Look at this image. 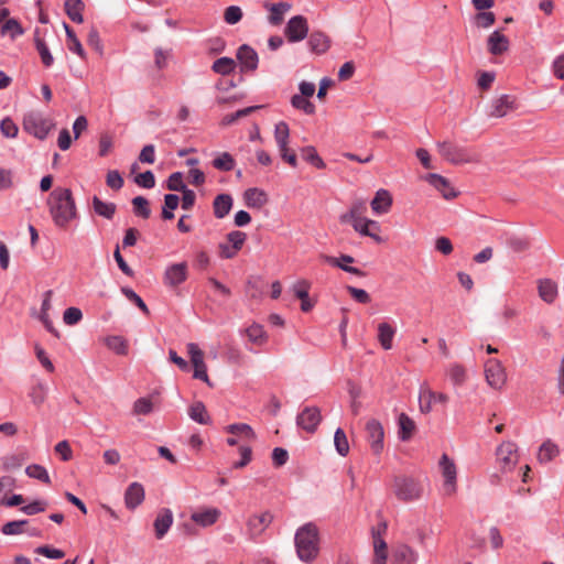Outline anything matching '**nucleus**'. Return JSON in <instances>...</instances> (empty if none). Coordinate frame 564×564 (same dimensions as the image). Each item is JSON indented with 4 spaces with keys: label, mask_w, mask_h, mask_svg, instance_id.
I'll return each mask as SVG.
<instances>
[{
    "label": "nucleus",
    "mask_w": 564,
    "mask_h": 564,
    "mask_svg": "<svg viewBox=\"0 0 564 564\" xmlns=\"http://www.w3.org/2000/svg\"><path fill=\"white\" fill-rule=\"evenodd\" d=\"M144 500V488L140 482H132L124 492V503L128 509H135Z\"/></svg>",
    "instance_id": "nucleus-23"
},
{
    "label": "nucleus",
    "mask_w": 564,
    "mask_h": 564,
    "mask_svg": "<svg viewBox=\"0 0 564 564\" xmlns=\"http://www.w3.org/2000/svg\"><path fill=\"white\" fill-rule=\"evenodd\" d=\"M64 29H65V33L67 36L68 50L74 52L75 54H77L80 58H85L86 53L83 48L82 43L79 42L78 37L76 36L75 32L73 31V29L66 23H64Z\"/></svg>",
    "instance_id": "nucleus-43"
},
{
    "label": "nucleus",
    "mask_w": 564,
    "mask_h": 564,
    "mask_svg": "<svg viewBox=\"0 0 564 564\" xmlns=\"http://www.w3.org/2000/svg\"><path fill=\"white\" fill-rule=\"evenodd\" d=\"M334 445L340 456H347L349 453V443L346 433L343 429L338 427L334 434Z\"/></svg>",
    "instance_id": "nucleus-49"
},
{
    "label": "nucleus",
    "mask_w": 564,
    "mask_h": 564,
    "mask_svg": "<svg viewBox=\"0 0 564 564\" xmlns=\"http://www.w3.org/2000/svg\"><path fill=\"white\" fill-rule=\"evenodd\" d=\"M395 329L388 323L382 322L378 325V340L384 350L392 348V340Z\"/></svg>",
    "instance_id": "nucleus-36"
},
{
    "label": "nucleus",
    "mask_w": 564,
    "mask_h": 564,
    "mask_svg": "<svg viewBox=\"0 0 564 564\" xmlns=\"http://www.w3.org/2000/svg\"><path fill=\"white\" fill-rule=\"evenodd\" d=\"M446 375L454 386H463L467 380L466 368L458 362L451 364L446 369Z\"/></svg>",
    "instance_id": "nucleus-38"
},
{
    "label": "nucleus",
    "mask_w": 564,
    "mask_h": 564,
    "mask_svg": "<svg viewBox=\"0 0 564 564\" xmlns=\"http://www.w3.org/2000/svg\"><path fill=\"white\" fill-rule=\"evenodd\" d=\"M486 382L495 390H501L507 382V372L500 360L490 358L485 362Z\"/></svg>",
    "instance_id": "nucleus-8"
},
{
    "label": "nucleus",
    "mask_w": 564,
    "mask_h": 564,
    "mask_svg": "<svg viewBox=\"0 0 564 564\" xmlns=\"http://www.w3.org/2000/svg\"><path fill=\"white\" fill-rule=\"evenodd\" d=\"M187 351L191 357V362L194 366L193 377L195 379H199L206 383H209L207 368L204 362V352L199 349L198 345L195 343L187 344Z\"/></svg>",
    "instance_id": "nucleus-13"
},
{
    "label": "nucleus",
    "mask_w": 564,
    "mask_h": 564,
    "mask_svg": "<svg viewBox=\"0 0 564 564\" xmlns=\"http://www.w3.org/2000/svg\"><path fill=\"white\" fill-rule=\"evenodd\" d=\"M420 411L427 414L432 411L434 402L446 404L448 402V395L443 392H434L430 388L422 387L419 394Z\"/></svg>",
    "instance_id": "nucleus-14"
},
{
    "label": "nucleus",
    "mask_w": 564,
    "mask_h": 564,
    "mask_svg": "<svg viewBox=\"0 0 564 564\" xmlns=\"http://www.w3.org/2000/svg\"><path fill=\"white\" fill-rule=\"evenodd\" d=\"M323 259L330 265L335 268H339L345 272L358 275V276H365V272L356 267H350L348 263H352L355 259L349 254H341L340 257H332V256H324Z\"/></svg>",
    "instance_id": "nucleus-21"
},
{
    "label": "nucleus",
    "mask_w": 564,
    "mask_h": 564,
    "mask_svg": "<svg viewBox=\"0 0 564 564\" xmlns=\"http://www.w3.org/2000/svg\"><path fill=\"white\" fill-rule=\"evenodd\" d=\"M349 225H351L355 231L359 235L370 237L377 243L383 242L382 237L378 234L380 231V225L376 220L366 217L360 220L349 223Z\"/></svg>",
    "instance_id": "nucleus-16"
},
{
    "label": "nucleus",
    "mask_w": 564,
    "mask_h": 564,
    "mask_svg": "<svg viewBox=\"0 0 564 564\" xmlns=\"http://www.w3.org/2000/svg\"><path fill=\"white\" fill-rule=\"evenodd\" d=\"M173 523V514L170 509H162L155 520H154V529L155 535L158 539H162L165 533L170 530Z\"/></svg>",
    "instance_id": "nucleus-29"
},
{
    "label": "nucleus",
    "mask_w": 564,
    "mask_h": 564,
    "mask_svg": "<svg viewBox=\"0 0 564 564\" xmlns=\"http://www.w3.org/2000/svg\"><path fill=\"white\" fill-rule=\"evenodd\" d=\"M273 516L271 512H262L249 518L247 527L252 539L262 534V532L271 524Z\"/></svg>",
    "instance_id": "nucleus-19"
},
{
    "label": "nucleus",
    "mask_w": 564,
    "mask_h": 564,
    "mask_svg": "<svg viewBox=\"0 0 564 564\" xmlns=\"http://www.w3.org/2000/svg\"><path fill=\"white\" fill-rule=\"evenodd\" d=\"M367 440L375 455H379L383 451L384 431L382 424L371 419L366 423Z\"/></svg>",
    "instance_id": "nucleus-10"
},
{
    "label": "nucleus",
    "mask_w": 564,
    "mask_h": 564,
    "mask_svg": "<svg viewBox=\"0 0 564 564\" xmlns=\"http://www.w3.org/2000/svg\"><path fill=\"white\" fill-rule=\"evenodd\" d=\"M373 213L381 215L387 214L392 206V196L387 189L377 191L373 199L370 203Z\"/></svg>",
    "instance_id": "nucleus-26"
},
{
    "label": "nucleus",
    "mask_w": 564,
    "mask_h": 564,
    "mask_svg": "<svg viewBox=\"0 0 564 564\" xmlns=\"http://www.w3.org/2000/svg\"><path fill=\"white\" fill-rule=\"evenodd\" d=\"M291 105L293 108L301 110L306 115H314L316 110L314 104L311 102L307 97L301 96L299 94L292 96Z\"/></svg>",
    "instance_id": "nucleus-47"
},
{
    "label": "nucleus",
    "mask_w": 564,
    "mask_h": 564,
    "mask_svg": "<svg viewBox=\"0 0 564 564\" xmlns=\"http://www.w3.org/2000/svg\"><path fill=\"white\" fill-rule=\"evenodd\" d=\"M519 463V451L514 442H502L496 449V465L502 474L510 473Z\"/></svg>",
    "instance_id": "nucleus-5"
},
{
    "label": "nucleus",
    "mask_w": 564,
    "mask_h": 564,
    "mask_svg": "<svg viewBox=\"0 0 564 564\" xmlns=\"http://www.w3.org/2000/svg\"><path fill=\"white\" fill-rule=\"evenodd\" d=\"M242 10L238 6H230L225 9L224 20L227 24H237L242 19Z\"/></svg>",
    "instance_id": "nucleus-58"
},
{
    "label": "nucleus",
    "mask_w": 564,
    "mask_h": 564,
    "mask_svg": "<svg viewBox=\"0 0 564 564\" xmlns=\"http://www.w3.org/2000/svg\"><path fill=\"white\" fill-rule=\"evenodd\" d=\"M24 33L23 28L15 19H8L1 28V34H10L11 39L14 40Z\"/></svg>",
    "instance_id": "nucleus-53"
},
{
    "label": "nucleus",
    "mask_w": 564,
    "mask_h": 564,
    "mask_svg": "<svg viewBox=\"0 0 564 564\" xmlns=\"http://www.w3.org/2000/svg\"><path fill=\"white\" fill-rule=\"evenodd\" d=\"M0 130L6 138H15L19 132L18 126L10 118L1 120Z\"/></svg>",
    "instance_id": "nucleus-64"
},
{
    "label": "nucleus",
    "mask_w": 564,
    "mask_h": 564,
    "mask_svg": "<svg viewBox=\"0 0 564 564\" xmlns=\"http://www.w3.org/2000/svg\"><path fill=\"white\" fill-rule=\"evenodd\" d=\"M106 346L118 355L128 354V343L121 336H109L105 340Z\"/></svg>",
    "instance_id": "nucleus-50"
},
{
    "label": "nucleus",
    "mask_w": 564,
    "mask_h": 564,
    "mask_svg": "<svg viewBox=\"0 0 564 564\" xmlns=\"http://www.w3.org/2000/svg\"><path fill=\"white\" fill-rule=\"evenodd\" d=\"M248 338L256 344H262L265 338V333L262 326L254 324L247 328L246 330Z\"/></svg>",
    "instance_id": "nucleus-62"
},
{
    "label": "nucleus",
    "mask_w": 564,
    "mask_h": 564,
    "mask_svg": "<svg viewBox=\"0 0 564 564\" xmlns=\"http://www.w3.org/2000/svg\"><path fill=\"white\" fill-rule=\"evenodd\" d=\"M536 290L539 297L546 304H553L558 295V285L549 278L539 279L536 281Z\"/></svg>",
    "instance_id": "nucleus-17"
},
{
    "label": "nucleus",
    "mask_w": 564,
    "mask_h": 564,
    "mask_svg": "<svg viewBox=\"0 0 564 564\" xmlns=\"http://www.w3.org/2000/svg\"><path fill=\"white\" fill-rule=\"evenodd\" d=\"M50 215L54 225L66 229L77 218L76 203L69 188L56 187L47 198Z\"/></svg>",
    "instance_id": "nucleus-1"
},
{
    "label": "nucleus",
    "mask_w": 564,
    "mask_h": 564,
    "mask_svg": "<svg viewBox=\"0 0 564 564\" xmlns=\"http://www.w3.org/2000/svg\"><path fill=\"white\" fill-rule=\"evenodd\" d=\"M25 474L30 478L37 479L44 484H51L50 475H48L47 470L45 469V467H43L42 465H39V464L29 465L25 468Z\"/></svg>",
    "instance_id": "nucleus-51"
},
{
    "label": "nucleus",
    "mask_w": 564,
    "mask_h": 564,
    "mask_svg": "<svg viewBox=\"0 0 564 564\" xmlns=\"http://www.w3.org/2000/svg\"><path fill=\"white\" fill-rule=\"evenodd\" d=\"M295 547L301 561L310 563L318 554V530L315 524L306 523L295 533Z\"/></svg>",
    "instance_id": "nucleus-3"
},
{
    "label": "nucleus",
    "mask_w": 564,
    "mask_h": 564,
    "mask_svg": "<svg viewBox=\"0 0 564 564\" xmlns=\"http://www.w3.org/2000/svg\"><path fill=\"white\" fill-rule=\"evenodd\" d=\"M322 421L321 411L317 406H306L299 413L296 424L307 433H314Z\"/></svg>",
    "instance_id": "nucleus-12"
},
{
    "label": "nucleus",
    "mask_w": 564,
    "mask_h": 564,
    "mask_svg": "<svg viewBox=\"0 0 564 564\" xmlns=\"http://www.w3.org/2000/svg\"><path fill=\"white\" fill-rule=\"evenodd\" d=\"M375 560L373 564H386L388 557V546L386 541L381 538L380 531H372Z\"/></svg>",
    "instance_id": "nucleus-33"
},
{
    "label": "nucleus",
    "mask_w": 564,
    "mask_h": 564,
    "mask_svg": "<svg viewBox=\"0 0 564 564\" xmlns=\"http://www.w3.org/2000/svg\"><path fill=\"white\" fill-rule=\"evenodd\" d=\"M474 20H475V24L478 28L487 29L495 23L496 17H495L494 12L482 11V12L477 13L475 15Z\"/></svg>",
    "instance_id": "nucleus-60"
},
{
    "label": "nucleus",
    "mask_w": 564,
    "mask_h": 564,
    "mask_svg": "<svg viewBox=\"0 0 564 564\" xmlns=\"http://www.w3.org/2000/svg\"><path fill=\"white\" fill-rule=\"evenodd\" d=\"M47 388L44 383L39 382L31 388L29 397L34 405L40 406L46 400Z\"/></svg>",
    "instance_id": "nucleus-55"
},
{
    "label": "nucleus",
    "mask_w": 564,
    "mask_h": 564,
    "mask_svg": "<svg viewBox=\"0 0 564 564\" xmlns=\"http://www.w3.org/2000/svg\"><path fill=\"white\" fill-rule=\"evenodd\" d=\"M132 205H133L135 215L141 216L144 219L150 217L151 209L149 207V202L147 198H144L142 196H137L132 199Z\"/></svg>",
    "instance_id": "nucleus-56"
},
{
    "label": "nucleus",
    "mask_w": 564,
    "mask_h": 564,
    "mask_svg": "<svg viewBox=\"0 0 564 564\" xmlns=\"http://www.w3.org/2000/svg\"><path fill=\"white\" fill-rule=\"evenodd\" d=\"M440 468L444 477V491L447 496H452L456 492V465L453 459L443 454L440 459Z\"/></svg>",
    "instance_id": "nucleus-9"
},
{
    "label": "nucleus",
    "mask_w": 564,
    "mask_h": 564,
    "mask_svg": "<svg viewBox=\"0 0 564 564\" xmlns=\"http://www.w3.org/2000/svg\"><path fill=\"white\" fill-rule=\"evenodd\" d=\"M307 44L313 53L323 54L329 48L330 40L325 33L314 31L311 33Z\"/></svg>",
    "instance_id": "nucleus-31"
},
{
    "label": "nucleus",
    "mask_w": 564,
    "mask_h": 564,
    "mask_svg": "<svg viewBox=\"0 0 564 564\" xmlns=\"http://www.w3.org/2000/svg\"><path fill=\"white\" fill-rule=\"evenodd\" d=\"M226 431L232 435L241 436L248 441L256 440V433L249 424L246 423H235L230 424L226 427Z\"/></svg>",
    "instance_id": "nucleus-44"
},
{
    "label": "nucleus",
    "mask_w": 564,
    "mask_h": 564,
    "mask_svg": "<svg viewBox=\"0 0 564 564\" xmlns=\"http://www.w3.org/2000/svg\"><path fill=\"white\" fill-rule=\"evenodd\" d=\"M425 180L434 188H436L442 194V196L445 199H452V198H455L457 196V193L452 187V185L449 184L448 180L445 178L444 176H442L440 174H436V173H431V174L426 175Z\"/></svg>",
    "instance_id": "nucleus-20"
},
{
    "label": "nucleus",
    "mask_w": 564,
    "mask_h": 564,
    "mask_svg": "<svg viewBox=\"0 0 564 564\" xmlns=\"http://www.w3.org/2000/svg\"><path fill=\"white\" fill-rule=\"evenodd\" d=\"M436 148L438 154L453 165L478 164L481 161L480 154L474 149L459 145L449 140L437 142Z\"/></svg>",
    "instance_id": "nucleus-2"
},
{
    "label": "nucleus",
    "mask_w": 564,
    "mask_h": 564,
    "mask_svg": "<svg viewBox=\"0 0 564 564\" xmlns=\"http://www.w3.org/2000/svg\"><path fill=\"white\" fill-rule=\"evenodd\" d=\"M214 169L220 172H230L236 166V161L229 152H219L212 161Z\"/></svg>",
    "instance_id": "nucleus-37"
},
{
    "label": "nucleus",
    "mask_w": 564,
    "mask_h": 564,
    "mask_svg": "<svg viewBox=\"0 0 564 564\" xmlns=\"http://www.w3.org/2000/svg\"><path fill=\"white\" fill-rule=\"evenodd\" d=\"M518 100L514 96L503 94L494 98L487 107L489 118L500 119L518 109Z\"/></svg>",
    "instance_id": "nucleus-7"
},
{
    "label": "nucleus",
    "mask_w": 564,
    "mask_h": 564,
    "mask_svg": "<svg viewBox=\"0 0 564 564\" xmlns=\"http://www.w3.org/2000/svg\"><path fill=\"white\" fill-rule=\"evenodd\" d=\"M189 417L199 424H209L210 416L207 413L206 406L202 401L194 402L188 409Z\"/></svg>",
    "instance_id": "nucleus-40"
},
{
    "label": "nucleus",
    "mask_w": 564,
    "mask_h": 564,
    "mask_svg": "<svg viewBox=\"0 0 564 564\" xmlns=\"http://www.w3.org/2000/svg\"><path fill=\"white\" fill-rule=\"evenodd\" d=\"M290 129L286 122L280 121L275 124L274 139L279 150H285L289 145Z\"/></svg>",
    "instance_id": "nucleus-45"
},
{
    "label": "nucleus",
    "mask_w": 564,
    "mask_h": 564,
    "mask_svg": "<svg viewBox=\"0 0 564 564\" xmlns=\"http://www.w3.org/2000/svg\"><path fill=\"white\" fill-rule=\"evenodd\" d=\"M260 108H261V106H250V107H247V108H243V109H239V110H237L234 113H228V115H226L223 118L221 124H224V126L232 124L234 122H236L240 118H243V117L252 113L253 111H256V110H258Z\"/></svg>",
    "instance_id": "nucleus-52"
},
{
    "label": "nucleus",
    "mask_w": 564,
    "mask_h": 564,
    "mask_svg": "<svg viewBox=\"0 0 564 564\" xmlns=\"http://www.w3.org/2000/svg\"><path fill=\"white\" fill-rule=\"evenodd\" d=\"M55 128L53 119L41 112L31 111L23 117V129L40 140H44L50 131Z\"/></svg>",
    "instance_id": "nucleus-4"
},
{
    "label": "nucleus",
    "mask_w": 564,
    "mask_h": 564,
    "mask_svg": "<svg viewBox=\"0 0 564 564\" xmlns=\"http://www.w3.org/2000/svg\"><path fill=\"white\" fill-rule=\"evenodd\" d=\"M366 212H367L366 202L361 200V199L355 200L351 204L349 210L339 216V221L341 224H349V223L360 220L362 218H366L365 217Z\"/></svg>",
    "instance_id": "nucleus-28"
},
{
    "label": "nucleus",
    "mask_w": 564,
    "mask_h": 564,
    "mask_svg": "<svg viewBox=\"0 0 564 564\" xmlns=\"http://www.w3.org/2000/svg\"><path fill=\"white\" fill-rule=\"evenodd\" d=\"M187 279V263L171 264L164 272V283L170 288H176Z\"/></svg>",
    "instance_id": "nucleus-15"
},
{
    "label": "nucleus",
    "mask_w": 564,
    "mask_h": 564,
    "mask_svg": "<svg viewBox=\"0 0 564 564\" xmlns=\"http://www.w3.org/2000/svg\"><path fill=\"white\" fill-rule=\"evenodd\" d=\"M245 204L250 208H262L268 202V195L258 187L248 188L243 193Z\"/></svg>",
    "instance_id": "nucleus-27"
},
{
    "label": "nucleus",
    "mask_w": 564,
    "mask_h": 564,
    "mask_svg": "<svg viewBox=\"0 0 564 564\" xmlns=\"http://www.w3.org/2000/svg\"><path fill=\"white\" fill-rule=\"evenodd\" d=\"M560 455V447L551 440L542 443L538 453V460L540 463H549Z\"/></svg>",
    "instance_id": "nucleus-35"
},
{
    "label": "nucleus",
    "mask_w": 564,
    "mask_h": 564,
    "mask_svg": "<svg viewBox=\"0 0 564 564\" xmlns=\"http://www.w3.org/2000/svg\"><path fill=\"white\" fill-rule=\"evenodd\" d=\"M308 33L307 20L303 15H295L289 20L284 29V34L289 42H300Z\"/></svg>",
    "instance_id": "nucleus-11"
},
{
    "label": "nucleus",
    "mask_w": 564,
    "mask_h": 564,
    "mask_svg": "<svg viewBox=\"0 0 564 564\" xmlns=\"http://www.w3.org/2000/svg\"><path fill=\"white\" fill-rule=\"evenodd\" d=\"M301 154H302V158L306 162L313 164L315 167H317V169L325 167L324 161L321 159V156L318 155V153L314 147L303 148Z\"/></svg>",
    "instance_id": "nucleus-54"
},
{
    "label": "nucleus",
    "mask_w": 564,
    "mask_h": 564,
    "mask_svg": "<svg viewBox=\"0 0 564 564\" xmlns=\"http://www.w3.org/2000/svg\"><path fill=\"white\" fill-rule=\"evenodd\" d=\"M398 425H399V437L403 442L409 441L413 436V434L416 430L415 422L405 413H401L399 415Z\"/></svg>",
    "instance_id": "nucleus-34"
},
{
    "label": "nucleus",
    "mask_w": 564,
    "mask_h": 564,
    "mask_svg": "<svg viewBox=\"0 0 564 564\" xmlns=\"http://www.w3.org/2000/svg\"><path fill=\"white\" fill-rule=\"evenodd\" d=\"M311 289V282L307 280H299L293 285L294 295L301 300V310L308 312L313 307V303L310 300L308 291Z\"/></svg>",
    "instance_id": "nucleus-25"
},
{
    "label": "nucleus",
    "mask_w": 564,
    "mask_h": 564,
    "mask_svg": "<svg viewBox=\"0 0 564 564\" xmlns=\"http://www.w3.org/2000/svg\"><path fill=\"white\" fill-rule=\"evenodd\" d=\"M237 59L240 63L241 72H253L258 67V54L251 46L247 44H243L238 48Z\"/></svg>",
    "instance_id": "nucleus-18"
},
{
    "label": "nucleus",
    "mask_w": 564,
    "mask_h": 564,
    "mask_svg": "<svg viewBox=\"0 0 564 564\" xmlns=\"http://www.w3.org/2000/svg\"><path fill=\"white\" fill-rule=\"evenodd\" d=\"M232 207V197L229 194H219L213 202L214 215L221 219L227 216Z\"/></svg>",
    "instance_id": "nucleus-32"
},
{
    "label": "nucleus",
    "mask_w": 564,
    "mask_h": 564,
    "mask_svg": "<svg viewBox=\"0 0 564 564\" xmlns=\"http://www.w3.org/2000/svg\"><path fill=\"white\" fill-rule=\"evenodd\" d=\"M83 10H84V3L82 0H66L65 1L66 14L73 22L82 23L84 21Z\"/></svg>",
    "instance_id": "nucleus-42"
},
{
    "label": "nucleus",
    "mask_w": 564,
    "mask_h": 564,
    "mask_svg": "<svg viewBox=\"0 0 564 564\" xmlns=\"http://www.w3.org/2000/svg\"><path fill=\"white\" fill-rule=\"evenodd\" d=\"M93 207L97 215L105 217L106 219H112L117 210L116 204L106 203L97 196L93 197Z\"/></svg>",
    "instance_id": "nucleus-41"
},
{
    "label": "nucleus",
    "mask_w": 564,
    "mask_h": 564,
    "mask_svg": "<svg viewBox=\"0 0 564 564\" xmlns=\"http://www.w3.org/2000/svg\"><path fill=\"white\" fill-rule=\"evenodd\" d=\"M153 410V403L148 398H140L133 403V413L147 415Z\"/></svg>",
    "instance_id": "nucleus-63"
},
{
    "label": "nucleus",
    "mask_w": 564,
    "mask_h": 564,
    "mask_svg": "<svg viewBox=\"0 0 564 564\" xmlns=\"http://www.w3.org/2000/svg\"><path fill=\"white\" fill-rule=\"evenodd\" d=\"M220 517V510L217 508H207L192 513L191 519L200 527H209L217 522Z\"/></svg>",
    "instance_id": "nucleus-24"
},
{
    "label": "nucleus",
    "mask_w": 564,
    "mask_h": 564,
    "mask_svg": "<svg viewBox=\"0 0 564 564\" xmlns=\"http://www.w3.org/2000/svg\"><path fill=\"white\" fill-rule=\"evenodd\" d=\"M106 184L111 189L119 191L123 186V178L117 170H112L107 173Z\"/></svg>",
    "instance_id": "nucleus-61"
},
{
    "label": "nucleus",
    "mask_w": 564,
    "mask_h": 564,
    "mask_svg": "<svg viewBox=\"0 0 564 564\" xmlns=\"http://www.w3.org/2000/svg\"><path fill=\"white\" fill-rule=\"evenodd\" d=\"M509 40L506 35H503L500 31H494L488 40L487 47L490 54L492 55H501L509 50Z\"/></svg>",
    "instance_id": "nucleus-22"
},
{
    "label": "nucleus",
    "mask_w": 564,
    "mask_h": 564,
    "mask_svg": "<svg viewBox=\"0 0 564 564\" xmlns=\"http://www.w3.org/2000/svg\"><path fill=\"white\" fill-rule=\"evenodd\" d=\"M291 9L288 2H279L271 4L269 20L273 25H278L283 21V15Z\"/></svg>",
    "instance_id": "nucleus-48"
},
{
    "label": "nucleus",
    "mask_w": 564,
    "mask_h": 564,
    "mask_svg": "<svg viewBox=\"0 0 564 564\" xmlns=\"http://www.w3.org/2000/svg\"><path fill=\"white\" fill-rule=\"evenodd\" d=\"M34 44H35L36 51L40 54L43 65L45 67L52 66L54 63V57L51 54L45 41L40 36L39 30H36L34 33Z\"/></svg>",
    "instance_id": "nucleus-39"
},
{
    "label": "nucleus",
    "mask_w": 564,
    "mask_h": 564,
    "mask_svg": "<svg viewBox=\"0 0 564 564\" xmlns=\"http://www.w3.org/2000/svg\"><path fill=\"white\" fill-rule=\"evenodd\" d=\"M236 62L230 57L217 58L212 66L213 72L219 75H229L235 70Z\"/></svg>",
    "instance_id": "nucleus-46"
},
{
    "label": "nucleus",
    "mask_w": 564,
    "mask_h": 564,
    "mask_svg": "<svg viewBox=\"0 0 564 564\" xmlns=\"http://www.w3.org/2000/svg\"><path fill=\"white\" fill-rule=\"evenodd\" d=\"M416 557V553L405 544L397 545L392 553L393 564H414Z\"/></svg>",
    "instance_id": "nucleus-30"
},
{
    "label": "nucleus",
    "mask_w": 564,
    "mask_h": 564,
    "mask_svg": "<svg viewBox=\"0 0 564 564\" xmlns=\"http://www.w3.org/2000/svg\"><path fill=\"white\" fill-rule=\"evenodd\" d=\"M166 187L173 192H182L187 188L183 182V174L181 172L172 173L167 178Z\"/></svg>",
    "instance_id": "nucleus-59"
},
{
    "label": "nucleus",
    "mask_w": 564,
    "mask_h": 564,
    "mask_svg": "<svg viewBox=\"0 0 564 564\" xmlns=\"http://www.w3.org/2000/svg\"><path fill=\"white\" fill-rule=\"evenodd\" d=\"M393 491L399 500L404 502L416 500L422 495L420 484L410 477H395L393 480Z\"/></svg>",
    "instance_id": "nucleus-6"
},
{
    "label": "nucleus",
    "mask_w": 564,
    "mask_h": 564,
    "mask_svg": "<svg viewBox=\"0 0 564 564\" xmlns=\"http://www.w3.org/2000/svg\"><path fill=\"white\" fill-rule=\"evenodd\" d=\"M28 520H17V521H10V522H7L3 527H2V533L3 534H7V535H15V534H21L23 532H26L24 530V525L28 524Z\"/></svg>",
    "instance_id": "nucleus-57"
}]
</instances>
